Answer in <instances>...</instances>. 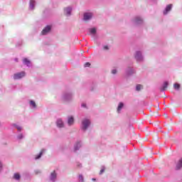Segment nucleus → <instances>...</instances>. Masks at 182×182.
Here are the masks:
<instances>
[{
  "label": "nucleus",
  "mask_w": 182,
  "mask_h": 182,
  "mask_svg": "<svg viewBox=\"0 0 182 182\" xmlns=\"http://www.w3.org/2000/svg\"><path fill=\"white\" fill-rule=\"evenodd\" d=\"M25 75V72L23 71L21 73H16L14 75V79H15V80H17L18 79H22V77H24Z\"/></svg>",
  "instance_id": "f257e3e1"
},
{
  "label": "nucleus",
  "mask_w": 182,
  "mask_h": 182,
  "mask_svg": "<svg viewBox=\"0 0 182 182\" xmlns=\"http://www.w3.org/2000/svg\"><path fill=\"white\" fill-rule=\"evenodd\" d=\"M90 124V121L89 119H84L82 121V130H86L89 125Z\"/></svg>",
  "instance_id": "f03ea898"
},
{
  "label": "nucleus",
  "mask_w": 182,
  "mask_h": 182,
  "mask_svg": "<svg viewBox=\"0 0 182 182\" xmlns=\"http://www.w3.org/2000/svg\"><path fill=\"white\" fill-rule=\"evenodd\" d=\"M52 28V27H50V26H47L42 31H41V34L42 35H47L48 33H49V32H50V29Z\"/></svg>",
  "instance_id": "7ed1b4c3"
},
{
  "label": "nucleus",
  "mask_w": 182,
  "mask_h": 182,
  "mask_svg": "<svg viewBox=\"0 0 182 182\" xmlns=\"http://www.w3.org/2000/svg\"><path fill=\"white\" fill-rule=\"evenodd\" d=\"M92 13L84 14V21H89V19H92Z\"/></svg>",
  "instance_id": "20e7f679"
},
{
  "label": "nucleus",
  "mask_w": 182,
  "mask_h": 182,
  "mask_svg": "<svg viewBox=\"0 0 182 182\" xmlns=\"http://www.w3.org/2000/svg\"><path fill=\"white\" fill-rule=\"evenodd\" d=\"M173 7L172 4H168L165 11H164V15H167V14H168V12H170V11H171V8Z\"/></svg>",
  "instance_id": "39448f33"
},
{
  "label": "nucleus",
  "mask_w": 182,
  "mask_h": 182,
  "mask_svg": "<svg viewBox=\"0 0 182 182\" xmlns=\"http://www.w3.org/2000/svg\"><path fill=\"white\" fill-rule=\"evenodd\" d=\"M135 58L136 59V60H141V53L140 52H136Z\"/></svg>",
  "instance_id": "423d86ee"
},
{
  "label": "nucleus",
  "mask_w": 182,
  "mask_h": 182,
  "mask_svg": "<svg viewBox=\"0 0 182 182\" xmlns=\"http://www.w3.org/2000/svg\"><path fill=\"white\" fill-rule=\"evenodd\" d=\"M70 12H72V8L68 7V8L65 9V14L66 15H70Z\"/></svg>",
  "instance_id": "0eeeda50"
},
{
  "label": "nucleus",
  "mask_w": 182,
  "mask_h": 182,
  "mask_svg": "<svg viewBox=\"0 0 182 182\" xmlns=\"http://www.w3.org/2000/svg\"><path fill=\"white\" fill-rule=\"evenodd\" d=\"M168 86V82H165L164 83L163 87H161V91L166 90L167 89Z\"/></svg>",
  "instance_id": "6e6552de"
},
{
  "label": "nucleus",
  "mask_w": 182,
  "mask_h": 182,
  "mask_svg": "<svg viewBox=\"0 0 182 182\" xmlns=\"http://www.w3.org/2000/svg\"><path fill=\"white\" fill-rule=\"evenodd\" d=\"M181 167H182V159H181L179 160V161L178 162V164H177V165H176V168H177L178 170H180V168H181Z\"/></svg>",
  "instance_id": "1a4fd4ad"
},
{
  "label": "nucleus",
  "mask_w": 182,
  "mask_h": 182,
  "mask_svg": "<svg viewBox=\"0 0 182 182\" xmlns=\"http://www.w3.org/2000/svg\"><path fill=\"white\" fill-rule=\"evenodd\" d=\"M57 126H58V127H63V122H62V120H60V119H58V121H57Z\"/></svg>",
  "instance_id": "9d476101"
},
{
  "label": "nucleus",
  "mask_w": 182,
  "mask_h": 182,
  "mask_svg": "<svg viewBox=\"0 0 182 182\" xmlns=\"http://www.w3.org/2000/svg\"><path fill=\"white\" fill-rule=\"evenodd\" d=\"M74 122H75V120L73 119V117L68 118V123L69 126H72V124H73Z\"/></svg>",
  "instance_id": "9b49d317"
},
{
  "label": "nucleus",
  "mask_w": 182,
  "mask_h": 182,
  "mask_svg": "<svg viewBox=\"0 0 182 182\" xmlns=\"http://www.w3.org/2000/svg\"><path fill=\"white\" fill-rule=\"evenodd\" d=\"M44 151H45V149L41 150L40 154L36 156V160L41 159V157H42V154H43Z\"/></svg>",
  "instance_id": "f8f14e48"
},
{
  "label": "nucleus",
  "mask_w": 182,
  "mask_h": 182,
  "mask_svg": "<svg viewBox=\"0 0 182 182\" xmlns=\"http://www.w3.org/2000/svg\"><path fill=\"white\" fill-rule=\"evenodd\" d=\"M56 178V172L53 171L50 174V180H55Z\"/></svg>",
  "instance_id": "ddd939ff"
},
{
  "label": "nucleus",
  "mask_w": 182,
  "mask_h": 182,
  "mask_svg": "<svg viewBox=\"0 0 182 182\" xmlns=\"http://www.w3.org/2000/svg\"><path fill=\"white\" fill-rule=\"evenodd\" d=\"M23 63H24L25 65H27V66L31 64V61H29V60H28V58H24V59L23 60Z\"/></svg>",
  "instance_id": "4468645a"
},
{
  "label": "nucleus",
  "mask_w": 182,
  "mask_h": 182,
  "mask_svg": "<svg viewBox=\"0 0 182 182\" xmlns=\"http://www.w3.org/2000/svg\"><path fill=\"white\" fill-rule=\"evenodd\" d=\"M34 6H35V1L33 0L30 1V8L31 9H33Z\"/></svg>",
  "instance_id": "2eb2a0df"
},
{
  "label": "nucleus",
  "mask_w": 182,
  "mask_h": 182,
  "mask_svg": "<svg viewBox=\"0 0 182 182\" xmlns=\"http://www.w3.org/2000/svg\"><path fill=\"white\" fill-rule=\"evenodd\" d=\"M14 178H15V180H19V178H21V175L19 173H14Z\"/></svg>",
  "instance_id": "dca6fc26"
},
{
  "label": "nucleus",
  "mask_w": 182,
  "mask_h": 182,
  "mask_svg": "<svg viewBox=\"0 0 182 182\" xmlns=\"http://www.w3.org/2000/svg\"><path fill=\"white\" fill-rule=\"evenodd\" d=\"M123 106H124L123 102H120L117 107L118 112H120V110H122V109L123 108Z\"/></svg>",
  "instance_id": "f3484780"
},
{
  "label": "nucleus",
  "mask_w": 182,
  "mask_h": 182,
  "mask_svg": "<svg viewBox=\"0 0 182 182\" xmlns=\"http://www.w3.org/2000/svg\"><path fill=\"white\" fill-rule=\"evenodd\" d=\"M173 87L174 89H176V90H178V89H180V84L176 83L173 85Z\"/></svg>",
  "instance_id": "a211bd4d"
},
{
  "label": "nucleus",
  "mask_w": 182,
  "mask_h": 182,
  "mask_svg": "<svg viewBox=\"0 0 182 182\" xmlns=\"http://www.w3.org/2000/svg\"><path fill=\"white\" fill-rule=\"evenodd\" d=\"M80 147V142H78V143H77L76 145L75 146V151H76V150H79Z\"/></svg>",
  "instance_id": "6ab92c4d"
},
{
  "label": "nucleus",
  "mask_w": 182,
  "mask_h": 182,
  "mask_svg": "<svg viewBox=\"0 0 182 182\" xmlns=\"http://www.w3.org/2000/svg\"><path fill=\"white\" fill-rule=\"evenodd\" d=\"M30 105L31 106H32L33 107H36V103L35 102V101H30Z\"/></svg>",
  "instance_id": "aec40b11"
},
{
  "label": "nucleus",
  "mask_w": 182,
  "mask_h": 182,
  "mask_svg": "<svg viewBox=\"0 0 182 182\" xmlns=\"http://www.w3.org/2000/svg\"><path fill=\"white\" fill-rule=\"evenodd\" d=\"M90 33H92L93 35H95V33H96V29L95 28H90Z\"/></svg>",
  "instance_id": "412c9836"
},
{
  "label": "nucleus",
  "mask_w": 182,
  "mask_h": 182,
  "mask_svg": "<svg viewBox=\"0 0 182 182\" xmlns=\"http://www.w3.org/2000/svg\"><path fill=\"white\" fill-rule=\"evenodd\" d=\"M141 89H143V85H136V90L137 91L141 90Z\"/></svg>",
  "instance_id": "4be33fe9"
},
{
  "label": "nucleus",
  "mask_w": 182,
  "mask_h": 182,
  "mask_svg": "<svg viewBox=\"0 0 182 182\" xmlns=\"http://www.w3.org/2000/svg\"><path fill=\"white\" fill-rule=\"evenodd\" d=\"M135 21L136 23H139V22H143V20H141L140 17H137Z\"/></svg>",
  "instance_id": "5701e85b"
},
{
  "label": "nucleus",
  "mask_w": 182,
  "mask_h": 182,
  "mask_svg": "<svg viewBox=\"0 0 182 182\" xmlns=\"http://www.w3.org/2000/svg\"><path fill=\"white\" fill-rule=\"evenodd\" d=\"M89 67H90V63H86L85 64V68H89Z\"/></svg>",
  "instance_id": "b1692460"
},
{
  "label": "nucleus",
  "mask_w": 182,
  "mask_h": 182,
  "mask_svg": "<svg viewBox=\"0 0 182 182\" xmlns=\"http://www.w3.org/2000/svg\"><path fill=\"white\" fill-rule=\"evenodd\" d=\"M79 180H80L81 182H83V176L80 175V176H79Z\"/></svg>",
  "instance_id": "393cba45"
},
{
  "label": "nucleus",
  "mask_w": 182,
  "mask_h": 182,
  "mask_svg": "<svg viewBox=\"0 0 182 182\" xmlns=\"http://www.w3.org/2000/svg\"><path fill=\"white\" fill-rule=\"evenodd\" d=\"M18 139H23V135H22V134H20L18 136Z\"/></svg>",
  "instance_id": "a878e982"
},
{
  "label": "nucleus",
  "mask_w": 182,
  "mask_h": 182,
  "mask_svg": "<svg viewBox=\"0 0 182 182\" xmlns=\"http://www.w3.org/2000/svg\"><path fill=\"white\" fill-rule=\"evenodd\" d=\"M112 73L113 75H116V73H117V70H112Z\"/></svg>",
  "instance_id": "bb28decb"
},
{
  "label": "nucleus",
  "mask_w": 182,
  "mask_h": 182,
  "mask_svg": "<svg viewBox=\"0 0 182 182\" xmlns=\"http://www.w3.org/2000/svg\"><path fill=\"white\" fill-rule=\"evenodd\" d=\"M105 173V169H101L100 174H103Z\"/></svg>",
  "instance_id": "cd10ccee"
},
{
  "label": "nucleus",
  "mask_w": 182,
  "mask_h": 182,
  "mask_svg": "<svg viewBox=\"0 0 182 182\" xmlns=\"http://www.w3.org/2000/svg\"><path fill=\"white\" fill-rule=\"evenodd\" d=\"M104 49L105 50H107L109 49V47L107 46H104Z\"/></svg>",
  "instance_id": "c85d7f7f"
},
{
  "label": "nucleus",
  "mask_w": 182,
  "mask_h": 182,
  "mask_svg": "<svg viewBox=\"0 0 182 182\" xmlns=\"http://www.w3.org/2000/svg\"><path fill=\"white\" fill-rule=\"evenodd\" d=\"M17 130H18V132H21V127H17Z\"/></svg>",
  "instance_id": "c756f323"
},
{
  "label": "nucleus",
  "mask_w": 182,
  "mask_h": 182,
  "mask_svg": "<svg viewBox=\"0 0 182 182\" xmlns=\"http://www.w3.org/2000/svg\"><path fill=\"white\" fill-rule=\"evenodd\" d=\"M82 107H86V104H82Z\"/></svg>",
  "instance_id": "7c9ffc66"
},
{
  "label": "nucleus",
  "mask_w": 182,
  "mask_h": 182,
  "mask_svg": "<svg viewBox=\"0 0 182 182\" xmlns=\"http://www.w3.org/2000/svg\"><path fill=\"white\" fill-rule=\"evenodd\" d=\"M1 167H2V164H1V162H0V168H1Z\"/></svg>",
  "instance_id": "2f4dec72"
}]
</instances>
